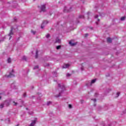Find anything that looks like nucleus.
Returning <instances> with one entry per match:
<instances>
[{
	"label": "nucleus",
	"instance_id": "obj_1",
	"mask_svg": "<svg viewBox=\"0 0 126 126\" xmlns=\"http://www.w3.org/2000/svg\"><path fill=\"white\" fill-rule=\"evenodd\" d=\"M59 90L61 91L59 92V94L58 95H55V97L56 98H59V97H61L62 96V94L64 91L65 87L63 85H61L60 84H58Z\"/></svg>",
	"mask_w": 126,
	"mask_h": 126
},
{
	"label": "nucleus",
	"instance_id": "obj_2",
	"mask_svg": "<svg viewBox=\"0 0 126 126\" xmlns=\"http://www.w3.org/2000/svg\"><path fill=\"white\" fill-rule=\"evenodd\" d=\"M14 69H12L11 72L9 73V75H5V77H6L7 78H11V77H14L15 75H14L15 73Z\"/></svg>",
	"mask_w": 126,
	"mask_h": 126
},
{
	"label": "nucleus",
	"instance_id": "obj_3",
	"mask_svg": "<svg viewBox=\"0 0 126 126\" xmlns=\"http://www.w3.org/2000/svg\"><path fill=\"white\" fill-rule=\"evenodd\" d=\"M37 122V118H35L34 120L32 121V123L29 126H35L36 123Z\"/></svg>",
	"mask_w": 126,
	"mask_h": 126
},
{
	"label": "nucleus",
	"instance_id": "obj_4",
	"mask_svg": "<svg viewBox=\"0 0 126 126\" xmlns=\"http://www.w3.org/2000/svg\"><path fill=\"white\" fill-rule=\"evenodd\" d=\"M40 11H43V12H45L46 11V5H41L40 6Z\"/></svg>",
	"mask_w": 126,
	"mask_h": 126
},
{
	"label": "nucleus",
	"instance_id": "obj_5",
	"mask_svg": "<svg viewBox=\"0 0 126 126\" xmlns=\"http://www.w3.org/2000/svg\"><path fill=\"white\" fill-rule=\"evenodd\" d=\"M3 103H4V105H5L6 107H8V106L10 104V99H8L5 100Z\"/></svg>",
	"mask_w": 126,
	"mask_h": 126
},
{
	"label": "nucleus",
	"instance_id": "obj_6",
	"mask_svg": "<svg viewBox=\"0 0 126 126\" xmlns=\"http://www.w3.org/2000/svg\"><path fill=\"white\" fill-rule=\"evenodd\" d=\"M48 23H49L48 21H43L42 24H41V29H43V28L45 27V25H47Z\"/></svg>",
	"mask_w": 126,
	"mask_h": 126
},
{
	"label": "nucleus",
	"instance_id": "obj_7",
	"mask_svg": "<svg viewBox=\"0 0 126 126\" xmlns=\"http://www.w3.org/2000/svg\"><path fill=\"white\" fill-rule=\"evenodd\" d=\"M13 29L12 28H11V30L10 31L9 33L8 34L10 36L9 40H10V38H11V36L13 35Z\"/></svg>",
	"mask_w": 126,
	"mask_h": 126
},
{
	"label": "nucleus",
	"instance_id": "obj_8",
	"mask_svg": "<svg viewBox=\"0 0 126 126\" xmlns=\"http://www.w3.org/2000/svg\"><path fill=\"white\" fill-rule=\"evenodd\" d=\"M70 9H71V7H70L69 9H67V7H64L63 11L64 12H70Z\"/></svg>",
	"mask_w": 126,
	"mask_h": 126
},
{
	"label": "nucleus",
	"instance_id": "obj_9",
	"mask_svg": "<svg viewBox=\"0 0 126 126\" xmlns=\"http://www.w3.org/2000/svg\"><path fill=\"white\" fill-rule=\"evenodd\" d=\"M96 80H97V79H96L92 80L91 82L90 83V86H92V84H94V83H95V82H96Z\"/></svg>",
	"mask_w": 126,
	"mask_h": 126
},
{
	"label": "nucleus",
	"instance_id": "obj_10",
	"mask_svg": "<svg viewBox=\"0 0 126 126\" xmlns=\"http://www.w3.org/2000/svg\"><path fill=\"white\" fill-rule=\"evenodd\" d=\"M70 65L69 64H65L64 65H63V68H68V67H69Z\"/></svg>",
	"mask_w": 126,
	"mask_h": 126
},
{
	"label": "nucleus",
	"instance_id": "obj_11",
	"mask_svg": "<svg viewBox=\"0 0 126 126\" xmlns=\"http://www.w3.org/2000/svg\"><path fill=\"white\" fill-rule=\"evenodd\" d=\"M55 43H58L59 44H60L61 39H60V38H59V37H57L56 39Z\"/></svg>",
	"mask_w": 126,
	"mask_h": 126
},
{
	"label": "nucleus",
	"instance_id": "obj_12",
	"mask_svg": "<svg viewBox=\"0 0 126 126\" xmlns=\"http://www.w3.org/2000/svg\"><path fill=\"white\" fill-rule=\"evenodd\" d=\"M69 44L72 46H75V45H76V43H72L71 41H69Z\"/></svg>",
	"mask_w": 126,
	"mask_h": 126
},
{
	"label": "nucleus",
	"instance_id": "obj_13",
	"mask_svg": "<svg viewBox=\"0 0 126 126\" xmlns=\"http://www.w3.org/2000/svg\"><path fill=\"white\" fill-rule=\"evenodd\" d=\"M108 43H112V39L110 37H108L107 39Z\"/></svg>",
	"mask_w": 126,
	"mask_h": 126
},
{
	"label": "nucleus",
	"instance_id": "obj_14",
	"mask_svg": "<svg viewBox=\"0 0 126 126\" xmlns=\"http://www.w3.org/2000/svg\"><path fill=\"white\" fill-rule=\"evenodd\" d=\"M57 24L58 25H60H60H61V26H63V22L62 21H61L60 22H57Z\"/></svg>",
	"mask_w": 126,
	"mask_h": 126
},
{
	"label": "nucleus",
	"instance_id": "obj_15",
	"mask_svg": "<svg viewBox=\"0 0 126 126\" xmlns=\"http://www.w3.org/2000/svg\"><path fill=\"white\" fill-rule=\"evenodd\" d=\"M4 107V103H1L0 105V109H2Z\"/></svg>",
	"mask_w": 126,
	"mask_h": 126
},
{
	"label": "nucleus",
	"instance_id": "obj_16",
	"mask_svg": "<svg viewBox=\"0 0 126 126\" xmlns=\"http://www.w3.org/2000/svg\"><path fill=\"white\" fill-rule=\"evenodd\" d=\"M47 106H50V105H52V101H48L47 103Z\"/></svg>",
	"mask_w": 126,
	"mask_h": 126
},
{
	"label": "nucleus",
	"instance_id": "obj_17",
	"mask_svg": "<svg viewBox=\"0 0 126 126\" xmlns=\"http://www.w3.org/2000/svg\"><path fill=\"white\" fill-rule=\"evenodd\" d=\"M62 48V46H61V45H59V46H57V47H56V49H57V50H60V49H61Z\"/></svg>",
	"mask_w": 126,
	"mask_h": 126
},
{
	"label": "nucleus",
	"instance_id": "obj_18",
	"mask_svg": "<svg viewBox=\"0 0 126 126\" xmlns=\"http://www.w3.org/2000/svg\"><path fill=\"white\" fill-rule=\"evenodd\" d=\"M44 66H50V64H49L48 63H45L44 64Z\"/></svg>",
	"mask_w": 126,
	"mask_h": 126
},
{
	"label": "nucleus",
	"instance_id": "obj_19",
	"mask_svg": "<svg viewBox=\"0 0 126 126\" xmlns=\"http://www.w3.org/2000/svg\"><path fill=\"white\" fill-rule=\"evenodd\" d=\"M38 58V50H36V55H35V59Z\"/></svg>",
	"mask_w": 126,
	"mask_h": 126
},
{
	"label": "nucleus",
	"instance_id": "obj_20",
	"mask_svg": "<svg viewBox=\"0 0 126 126\" xmlns=\"http://www.w3.org/2000/svg\"><path fill=\"white\" fill-rule=\"evenodd\" d=\"M33 69H39V66L38 65L35 66L33 68Z\"/></svg>",
	"mask_w": 126,
	"mask_h": 126
},
{
	"label": "nucleus",
	"instance_id": "obj_21",
	"mask_svg": "<svg viewBox=\"0 0 126 126\" xmlns=\"http://www.w3.org/2000/svg\"><path fill=\"white\" fill-rule=\"evenodd\" d=\"M31 32L33 35H35L36 34V32L33 31V30H31Z\"/></svg>",
	"mask_w": 126,
	"mask_h": 126
},
{
	"label": "nucleus",
	"instance_id": "obj_22",
	"mask_svg": "<svg viewBox=\"0 0 126 126\" xmlns=\"http://www.w3.org/2000/svg\"><path fill=\"white\" fill-rule=\"evenodd\" d=\"M7 62H8V63H11V59L8 58L7 60Z\"/></svg>",
	"mask_w": 126,
	"mask_h": 126
},
{
	"label": "nucleus",
	"instance_id": "obj_23",
	"mask_svg": "<svg viewBox=\"0 0 126 126\" xmlns=\"http://www.w3.org/2000/svg\"><path fill=\"white\" fill-rule=\"evenodd\" d=\"M104 15H105L104 14L102 13H99V16H100L101 17H104Z\"/></svg>",
	"mask_w": 126,
	"mask_h": 126
},
{
	"label": "nucleus",
	"instance_id": "obj_24",
	"mask_svg": "<svg viewBox=\"0 0 126 126\" xmlns=\"http://www.w3.org/2000/svg\"><path fill=\"white\" fill-rule=\"evenodd\" d=\"M125 19H126V17H122L121 18V21H124V20H125Z\"/></svg>",
	"mask_w": 126,
	"mask_h": 126
},
{
	"label": "nucleus",
	"instance_id": "obj_25",
	"mask_svg": "<svg viewBox=\"0 0 126 126\" xmlns=\"http://www.w3.org/2000/svg\"><path fill=\"white\" fill-rule=\"evenodd\" d=\"M13 103H14L13 104V106H17V105L18 104V103L17 102H15V101H13Z\"/></svg>",
	"mask_w": 126,
	"mask_h": 126
},
{
	"label": "nucleus",
	"instance_id": "obj_26",
	"mask_svg": "<svg viewBox=\"0 0 126 126\" xmlns=\"http://www.w3.org/2000/svg\"><path fill=\"white\" fill-rule=\"evenodd\" d=\"M79 19L84 18V16H83V15H79Z\"/></svg>",
	"mask_w": 126,
	"mask_h": 126
},
{
	"label": "nucleus",
	"instance_id": "obj_27",
	"mask_svg": "<svg viewBox=\"0 0 126 126\" xmlns=\"http://www.w3.org/2000/svg\"><path fill=\"white\" fill-rule=\"evenodd\" d=\"M35 95H32V96H30V98L31 99H34V98H35Z\"/></svg>",
	"mask_w": 126,
	"mask_h": 126
},
{
	"label": "nucleus",
	"instance_id": "obj_28",
	"mask_svg": "<svg viewBox=\"0 0 126 126\" xmlns=\"http://www.w3.org/2000/svg\"><path fill=\"white\" fill-rule=\"evenodd\" d=\"M53 75H54V76L57 77V73H56V72H54L53 73Z\"/></svg>",
	"mask_w": 126,
	"mask_h": 126
},
{
	"label": "nucleus",
	"instance_id": "obj_29",
	"mask_svg": "<svg viewBox=\"0 0 126 126\" xmlns=\"http://www.w3.org/2000/svg\"><path fill=\"white\" fill-rule=\"evenodd\" d=\"M3 96V94H0V100L1 99V97Z\"/></svg>",
	"mask_w": 126,
	"mask_h": 126
},
{
	"label": "nucleus",
	"instance_id": "obj_30",
	"mask_svg": "<svg viewBox=\"0 0 126 126\" xmlns=\"http://www.w3.org/2000/svg\"><path fill=\"white\" fill-rule=\"evenodd\" d=\"M46 37L47 38V39L48 38H50V34H47V35H46Z\"/></svg>",
	"mask_w": 126,
	"mask_h": 126
},
{
	"label": "nucleus",
	"instance_id": "obj_31",
	"mask_svg": "<svg viewBox=\"0 0 126 126\" xmlns=\"http://www.w3.org/2000/svg\"><path fill=\"white\" fill-rule=\"evenodd\" d=\"M68 107L69 108V109H71L72 108V105H71V104H69Z\"/></svg>",
	"mask_w": 126,
	"mask_h": 126
},
{
	"label": "nucleus",
	"instance_id": "obj_32",
	"mask_svg": "<svg viewBox=\"0 0 126 126\" xmlns=\"http://www.w3.org/2000/svg\"><path fill=\"white\" fill-rule=\"evenodd\" d=\"M102 109V107L101 106H98V111H100V110Z\"/></svg>",
	"mask_w": 126,
	"mask_h": 126
},
{
	"label": "nucleus",
	"instance_id": "obj_33",
	"mask_svg": "<svg viewBox=\"0 0 126 126\" xmlns=\"http://www.w3.org/2000/svg\"><path fill=\"white\" fill-rule=\"evenodd\" d=\"M92 101H94V103L97 101L96 98H94V99H92Z\"/></svg>",
	"mask_w": 126,
	"mask_h": 126
},
{
	"label": "nucleus",
	"instance_id": "obj_34",
	"mask_svg": "<svg viewBox=\"0 0 126 126\" xmlns=\"http://www.w3.org/2000/svg\"><path fill=\"white\" fill-rule=\"evenodd\" d=\"M26 57H25V56H24V57H23V60H24V61H26Z\"/></svg>",
	"mask_w": 126,
	"mask_h": 126
},
{
	"label": "nucleus",
	"instance_id": "obj_35",
	"mask_svg": "<svg viewBox=\"0 0 126 126\" xmlns=\"http://www.w3.org/2000/svg\"><path fill=\"white\" fill-rule=\"evenodd\" d=\"M117 96L116 97H118L119 96H120V92H118L116 94Z\"/></svg>",
	"mask_w": 126,
	"mask_h": 126
},
{
	"label": "nucleus",
	"instance_id": "obj_36",
	"mask_svg": "<svg viewBox=\"0 0 126 126\" xmlns=\"http://www.w3.org/2000/svg\"><path fill=\"white\" fill-rule=\"evenodd\" d=\"M81 70H84V67H83V66H82L81 67Z\"/></svg>",
	"mask_w": 126,
	"mask_h": 126
},
{
	"label": "nucleus",
	"instance_id": "obj_37",
	"mask_svg": "<svg viewBox=\"0 0 126 126\" xmlns=\"http://www.w3.org/2000/svg\"><path fill=\"white\" fill-rule=\"evenodd\" d=\"M98 17H99V15H95L94 16V18H97Z\"/></svg>",
	"mask_w": 126,
	"mask_h": 126
},
{
	"label": "nucleus",
	"instance_id": "obj_38",
	"mask_svg": "<svg viewBox=\"0 0 126 126\" xmlns=\"http://www.w3.org/2000/svg\"><path fill=\"white\" fill-rule=\"evenodd\" d=\"M71 75V74H69V73H67V74H66V76H67V77H69V76H70Z\"/></svg>",
	"mask_w": 126,
	"mask_h": 126
},
{
	"label": "nucleus",
	"instance_id": "obj_39",
	"mask_svg": "<svg viewBox=\"0 0 126 126\" xmlns=\"http://www.w3.org/2000/svg\"><path fill=\"white\" fill-rule=\"evenodd\" d=\"M80 102H81V103L82 104L83 103H84V100L81 99V100H80Z\"/></svg>",
	"mask_w": 126,
	"mask_h": 126
},
{
	"label": "nucleus",
	"instance_id": "obj_40",
	"mask_svg": "<svg viewBox=\"0 0 126 126\" xmlns=\"http://www.w3.org/2000/svg\"><path fill=\"white\" fill-rule=\"evenodd\" d=\"M97 95H98V93H96L94 94V96L97 97Z\"/></svg>",
	"mask_w": 126,
	"mask_h": 126
},
{
	"label": "nucleus",
	"instance_id": "obj_41",
	"mask_svg": "<svg viewBox=\"0 0 126 126\" xmlns=\"http://www.w3.org/2000/svg\"><path fill=\"white\" fill-rule=\"evenodd\" d=\"M110 91H111V89H108L107 90V92L109 93V92H110Z\"/></svg>",
	"mask_w": 126,
	"mask_h": 126
},
{
	"label": "nucleus",
	"instance_id": "obj_42",
	"mask_svg": "<svg viewBox=\"0 0 126 126\" xmlns=\"http://www.w3.org/2000/svg\"><path fill=\"white\" fill-rule=\"evenodd\" d=\"M88 36V33H86L85 34V37H87Z\"/></svg>",
	"mask_w": 126,
	"mask_h": 126
},
{
	"label": "nucleus",
	"instance_id": "obj_43",
	"mask_svg": "<svg viewBox=\"0 0 126 126\" xmlns=\"http://www.w3.org/2000/svg\"><path fill=\"white\" fill-rule=\"evenodd\" d=\"M123 114H126V110L123 111Z\"/></svg>",
	"mask_w": 126,
	"mask_h": 126
},
{
	"label": "nucleus",
	"instance_id": "obj_44",
	"mask_svg": "<svg viewBox=\"0 0 126 126\" xmlns=\"http://www.w3.org/2000/svg\"><path fill=\"white\" fill-rule=\"evenodd\" d=\"M4 39H5V37H3V39H2V40H0V41H3V40H4Z\"/></svg>",
	"mask_w": 126,
	"mask_h": 126
},
{
	"label": "nucleus",
	"instance_id": "obj_45",
	"mask_svg": "<svg viewBox=\"0 0 126 126\" xmlns=\"http://www.w3.org/2000/svg\"><path fill=\"white\" fill-rule=\"evenodd\" d=\"M37 95H41V93H37Z\"/></svg>",
	"mask_w": 126,
	"mask_h": 126
},
{
	"label": "nucleus",
	"instance_id": "obj_46",
	"mask_svg": "<svg viewBox=\"0 0 126 126\" xmlns=\"http://www.w3.org/2000/svg\"><path fill=\"white\" fill-rule=\"evenodd\" d=\"M14 21H16V17L14 18Z\"/></svg>",
	"mask_w": 126,
	"mask_h": 126
},
{
	"label": "nucleus",
	"instance_id": "obj_47",
	"mask_svg": "<svg viewBox=\"0 0 126 126\" xmlns=\"http://www.w3.org/2000/svg\"><path fill=\"white\" fill-rule=\"evenodd\" d=\"M7 123H9V119H7Z\"/></svg>",
	"mask_w": 126,
	"mask_h": 126
},
{
	"label": "nucleus",
	"instance_id": "obj_48",
	"mask_svg": "<svg viewBox=\"0 0 126 126\" xmlns=\"http://www.w3.org/2000/svg\"><path fill=\"white\" fill-rule=\"evenodd\" d=\"M24 97H26V94H24Z\"/></svg>",
	"mask_w": 126,
	"mask_h": 126
},
{
	"label": "nucleus",
	"instance_id": "obj_49",
	"mask_svg": "<svg viewBox=\"0 0 126 126\" xmlns=\"http://www.w3.org/2000/svg\"><path fill=\"white\" fill-rule=\"evenodd\" d=\"M97 21L99 22V21H100V19H97Z\"/></svg>",
	"mask_w": 126,
	"mask_h": 126
},
{
	"label": "nucleus",
	"instance_id": "obj_50",
	"mask_svg": "<svg viewBox=\"0 0 126 126\" xmlns=\"http://www.w3.org/2000/svg\"><path fill=\"white\" fill-rule=\"evenodd\" d=\"M86 86L88 87V86H89V84H86Z\"/></svg>",
	"mask_w": 126,
	"mask_h": 126
},
{
	"label": "nucleus",
	"instance_id": "obj_51",
	"mask_svg": "<svg viewBox=\"0 0 126 126\" xmlns=\"http://www.w3.org/2000/svg\"><path fill=\"white\" fill-rule=\"evenodd\" d=\"M95 23H96V25H98V22H96Z\"/></svg>",
	"mask_w": 126,
	"mask_h": 126
},
{
	"label": "nucleus",
	"instance_id": "obj_52",
	"mask_svg": "<svg viewBox=\"0 0 126 126\" xmlns=\"http://www.w3.org/2000/svg\"><path fill=\"white\" fill-rule=\"evenodd\" d=\"M111 126L110 125H107V126Z\"/></svg>",
	"mask_w": 126,
	"mask_h": 126
},
{
	"label": "nucleus",
	"instance_id": "obj_53",
	"mask_svg": "<svg viewBox=\"0 0 126 126\" xmlns=\"http://www.w3.org/2000/svg\"><path fill=\"white\" fill-rule=\"evenodd\" d=\"M90 29L92 30V29H93V28H90Z\"/></svg>",
	"mask_w": 126,
	"mask_h": 126
},
{
	"label": "nucleus",
	"instance_id": "obj_54",
	"mask_svg": "<svg viewBox=\"0 0 126 126\" xmlns=\"http://www.w3.org/2000/svg\"><path fill=\"white\" fill-rule=\"evenodd\" d=\"M16 126H19V124L17 125Z\"/></svg>",
	"mask_w": 126,
	"mask_h": 126
},
{
	"label": "nucleus",
	"instance_id": "obj_55",
	"mask_svg": "<svg viewBox=\"0 0 126 126\" xmlns=\"http://www.w3.org/2000/svg\"><path fill=\"white\" fill-rule=\"evenodd\" d=\"M22 1H25V0H22Z\"/></svg>",
	"mask_w": 126,
	"mask_h": 126
},
{
	"label": "nucleus",
	"instance_id": "obj_56",
	"mask_svg": "<svg viewBox=\"0 0 126 126\" xmlns=\"http://www.w3.org/2000/svg\"><path fill=\"white\" fill-rule=\"evenodd\" d=\"M96 106V104H94V106L95 107Z\"/></svg>",
	"mask_w": 126,
	"mask_h": 126
},
{
	"label": "nucleus",
	"instance_id": "obj_57",
	"mask_svg": "<svg viewBox=\"0 0 126 126\" xmlns=\"http://www.w3.org/2000/svg\"><path fill=\"white\" fill-rule=\"evenodd\" d=\"M34 88V87H32V89H33Z\"/></svg>",
	"mask_w": 126,
	"mask_h": 126
},
{
	"label": "nucleus",
	"instance_id": "obj_58",
	"mask_svg": "<svg viewBox=\"0 0 126 126\" xmlns=\"http://www.w3.org/2000/svg\"><path fill=\"white\" fill-rule=\"evenodd\" d=\"M26 110H28V108H26Z\"/></svg>",
	"mask_w": 126,
	"mask_h": 126
},
{
	"label": "nucleus",
	"instance_id": "obj_59",
	"mask_svg": "<svg viewBox=\"0 0 126 126\" xmlns=\"http://www.w3.org/2000/svg\"><path fill=\"white\" fill-rule=\"evenodd\" d=\"M29 114L30 115H31V114L30 113H29Z\"/></svg>",
	"mask_w": 126,
	"mask_h": 126
},
{
	"label": "nucleus",
	"instance_id": "obj_60",
	"mask_svg": "<svg viewBox=\"0 0 126 126\" xmlns=\"http://www.w3.org/2000/svg\"><path fill=\"white\" fill-rule=\"evenodd\" d=\"M88 14H89V12H88Z\"/></svg>",
	"mask_w": 126,
	"mask_h": 126
},
{
	"label": "nucleus",
	"instance_id": "obj_61",
	"mask_svg": "<svg viewBox=\"0 0 126 126\" xmlns=\"http://www.w3.org/2000/svg\"><path fill=\"white\" fill-rule=\"evenodd\" d=\"M35 0H33L34 1H35Z\"/></svg>",
	"mask_w": 126,
	"mask_h": 126
},
{
	"label": "nucleus",
	"instance_id": "obj_62",
	"mask_svg": "<svg viewBox=\"0 0 126 126\" xmlns=\"http://www.w3.org/2000/svg\"><path fill=\"white\" fill-rule=\"evenodd\" d=\"M18 39H19V37L18 38Z\"/></svg>",
	"mask_w": 126,
	"mask_h": 126
}]
</instances>
